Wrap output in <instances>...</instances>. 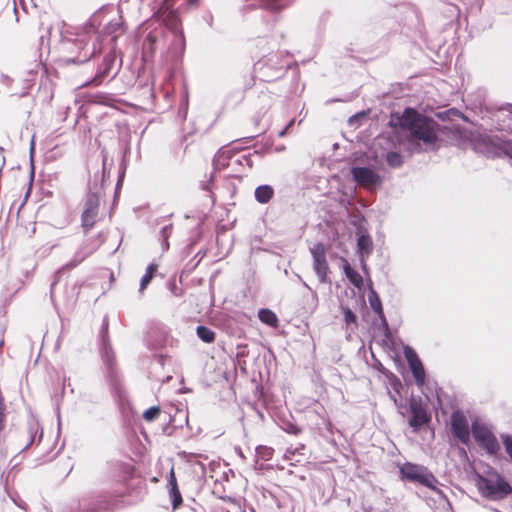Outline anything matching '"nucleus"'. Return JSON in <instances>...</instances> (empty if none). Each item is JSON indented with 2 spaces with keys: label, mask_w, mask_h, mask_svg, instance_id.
<instances>
[{
  "label": "nucleus",
  "mask_w": 512,
  "mask_h": 512,
  "mask_svg": "<svg viewBox=\"0 0 512 512\" xmlns=\"http://www.w3.org/2000/svg\"><path fill=\"white\" fill-rule=\"evenodd\" d=\"M343 313L346 325L356 324V315L349 308H343Z\"/></svg>",
  "instance_id": "22"
},
{
  "label": "nucleus",
  "mask_w": 512,
  "mask_h": 512,
  "mask_svg": "<svg viewBox=\"0 0 512 512\" xmlns=\"http://www.w3.org/2000/svg\"><path fill=\"white\" fill-rule=\"evenodd\" d=\"M404 356L412 371L416 384L421 387L425 383V370L416 352L409 346L404 347Z\"/></svg>",
  "instance_id": "7"
},
{
  "label": "nucleus",
  "mask_w": 512,
  "mask_h": 512,
  "mask_svg": "<svg viewBox=\"0 0 512 512\" xmlns=\"http://www.w3.org/2000/svg\"><path fill=\"white\" fill-rule=\"evenodd\" d=\"M3 418L4 417H0V430H2V428H3Z\"/></svg>",
  "instance_id": "26"
},
{
  "label": "nucleus",
  "mask_w": 512,
  "mask_h": 512,
  "mask_svg": "<svg viewBox=\"0 0 512 512\" xmlns=\"http://www.w3.org/2000/svg\"><path fill=\"white\" fill-rule=\"evenodd\" d=\"M197 335L202 341L206 343H212L215 339L214 331L205 326L197 327Z\"/></svg>",
  "instance_id": "18"
},
{
  "label": "nucleus",
  "mask_w": 512,
  "mask_h": 512,
  "mask_svg": "<svg viewBox=\"0 0 512 512\" xmlns=\"http://www.w3.org/2000/svg\"><path fill=\"white\" fill-rule=\"evenodd\" d=\"M357 248L358 252L360 253L361 267L365 274L368 275L366 258L371 254L373 250V242L370 236L365 234L360 235L357 240Z\"/></svg>",
  "instance_id": "12"
},
{
  "label": "nucleus",
  "mask_w": 512,
  "mask_h": 512,
  "mask_svg": "<svg viewBox=\"0 0 512 512\" xmlns=\"http://www.w3.org/2000/svg\"><path fill=\"white\" fill-rule=\"evenodd\" d=\"M451 425L455 435L463 443H467L470 438L469 424L466 416L461 412H455L452 415Z\"/></svg>",
  "instance_id": "11"
},
{
  "label": "nucleus",
  "mask_w": 512,
  "mask_h": 512,
  "mask_svg": "<svg viewBox=\"0 0 512 512\" xmlns=\"http://www.w3.org/2000/svg\"><path fill=\"white\" fill-rule=\"evenodd\" d=\"M343 270L348 280L359 290L363 288L364 281L362 276L354 270L347 261H344Z\"/></svg>",
  "instance_id": "13"
},
{
  "label": "nucleus",
  "mask_w": 512,
  "mask_h": 512,
  "mask_svg": "<svg viewBox=\"0 0 512 512\" xmlns=\"http://www.w3.org/2000/svg\"><path fill=\"white\" fill-rule=\"evenodd\" d=\"M410 411L412 413V417L409 424L415 431L425 425L430 419L420 399L411 398Z\"/></svg>",
  "instance_id": "8"
},
{
  "label": "nucleus",
  "mask_w": 512,
  "mask_h": 512,
  "mask_svg": "<svg viewBox=\"0 0 512 512\" xmlns=\"http://www.w3.org/2000/svg\"><path fill=\"white\" fill-rule=\"evenodd\" d=\"M353 179L361 186L372 189L382 183V177L368 167H353L351 169Z\"/></svg>",
  "instance_id": "4"
},
{
  "label": "nucleus",
  "mask_w": 512,
  "mask_h": 512,
  "mask_svg": "<svg viewBox=\"0 0 512 512\" xmlns=\"http://www.w3.org/2000/svg\"><path fill=\"white\" fill-rule=\"evenodd\" d=\"M449 113H450V116L451 115H456V116H460L461 115V113L458 110H456V109H450Z\"/></svg>",
  "instance_id": "23"
},
{
  "label": "nucleus",
  "mask_w": 512,
  "mask_h": 512,
  "mask_svg": "<svg viewBox=\"0 0 512 512\" xmlns=\"http://www.w3.org/2000/svg\"><path fill=\"white\" fill-rule=\"evenodd\" d=\"M400 126L411 135L413 140H420L426 144L436 139L434 122L413 109H406L399 119Z\"/></svg>",
  "instance_id": "1"
},
{
  "label": "nucleus",
  "mask_w": 512,
  "mask_h": 512,
  "mask_svg": "<svg viewBox=\"0 0 512 512\" xmlns=\"http://www.w3.org/2000/svg\"><path fill=\"white\" fill-rule=\"evenodd\" d=\"M369 301H370L371 307L376 312H381V303H380V300L374 290H371V292L369 294Z\"/></svg>",
  "instance_id": "21"
},
{
  "label": "nucleus",
  "mask_w": 512,
  "mask_h": 512,
  "mask_svg": "<svg viewBox=\"0 0 512 512\" xmlns=\"http://www.w3.org/2000/svg\"><path fill=\"white\" fill-rule=\"evenodd\" d=\"M509 156L512 158V148L508 151Z\"/></svg>",
  "instance_id": "28"
},
{
  "label": "nucleus",
  "mask_w": 512,
  "mask_h": 512,
  "mask_svg": "<svg viewBox=\"0 0 512 512\" xmlns=\"http://www.w3.org/2000/svg\"><path fill=\"white\" fill-rule=\"evenodd\" d=\"M155 16L162 21L170 30L179 33L182 36V31L179 29V18L176 11L172 9L169 0H163L161 5L155 12Z\"/></svg>",
  "instance_id": "6"
},
{
  "label": "nucleus",
  "mask_w": 512,
  "mask_h": 512,
  "mask_svg": "<svg viewBox=\"0 0 512 512\" xmlns=\"http://www.w3.org/2000/svg\"><path fill=\"white\" fill-rule=\"evenodd\" d=\"M156 270H157V265L156 264H150L147 267L146 273L144 274V276L142 277L141 282H140V291L141 292H143L146 289V287L148 286V284L152 280L153 275L156 272Z\"/></svg>",
  "instance_id": "17"
},
{
  "label": "nucleus",
  "mask_w": 512,
  "mask_h": 512,
  "mask_svg": "<svg viewBox=\"0 0 512 512\" xmlns=\"http://www.w3.org/2000/svg\"><path fill=\"white\" fill-rule=\"evenodd\" d=\"M477 484L483 495L494 499L504 498L512 491L511 486L497 474L480 477Z\"/></svg>",
  "instance_id": "2"
},
{
  "label": "nucleus",
  "mask_w": 512,
  "mask_h": 512,
  "mask_svg": "<svg viewBox=\"0 0 512 512\" xmlns=\"http://www.w3.org/2000/svg\"><path fill=\"white\" fill-rule=\"evenodd\" d=\"M472 433L475 440L481 445L489 454H496L499 451V443L492 432L483 424L473 423Z\"/></svg>",
  "instance_id": "3"
},
{
  "label": "nucleus",
  "mask_w": 512,
  "mask_h": 512,
  "mask_svg": "<svg viewBox=\"0 0 512 512\" xmlns=\"http://www.w3.org/2000/svg\"><path fill=\"white\" fill-rule=\"evenodd\" d=\"M84 259V257H81L78 261H75L73 263H70L68 266L73 268L75 267L78 263H80L82 260Z\"/></svg>",
  "instance_id": "24"
},
{
  "label": "nucleus",
  "mask_w": 512,
  "mask_h": 512,
  "mask_svg": "<svg viewBox=\"0 0 512 512\" xmlns=\"http://www.w3.org/2000/svg\"><path fill=\"white\" fill-rule=\"evenodd\" d=\"M258 317L261 320V322H263L271 327L277 326L278 318H277L276 314L269 309L259 310Z\"/></svg>",
  "instance_id": "15"
},
{
  "label": "nucleus",
  "mask_w": 512,
  "mask_h": 512,
  "mask_svg": "<svg viewBox=\"0 0 512 512\" xmlns=\"http://www.w3.org/2000/svg\"><path fill=\"white\" fill-rule=\"evenodd\" d=\"M387 162L392 167H399L402 164V157L397 152H389L387 154Z\"/></svg>",
  "instance_id": "19"
},
{
  "label": "nucleus",
  "mask_w": 512,
  "mask_h": 512,
  "mask_svg": "<svg viewBox=\"0 0 512 512\" xmlns=\"http://www.w3.org/2000/svg\"><path fill=\"white\" fill-rule=\"evenodd\" d=\"M170 485H171V495L173 497V508H177V506L181 503L182 498L181 494L177 488V481L175 477L174 470L171 469L170 472Z\"/></svg>",
  "instance_id": "16"
},
{
  "label": "nucleus",
  "mask_w": 512,
  "mask_h": 512,
  "mask_svg": "<svg viewBox=\"0 0 512 512\" xmlns=\"http://www.w3.org/2000/svg\"><path fill=\"white\" fill-rule=\"evenodd\" d=\"M274 195V190L269 185H262L256 188L255 198L259 203L265 204L270 201Z\"/></svg>",
  "instance_id": "14"
},
{
  "label": "nucleus",
  "mask_w": 512,
  "mask_h": 512,
  "mask_svg": "<svg viewBox=\"0 0 512 512\" xmlns=\"http://www.w3.org/2000/svg\"><path fill=\"white\" fill-rule=\"evenodd\" d=\"M34 149V140L31 141V150Z\"/></svg>",
  "instance_id": "27"
},
{
  "label": "nucleus",
  "mask_w": 512,
  "mask_h": 512,
  "mask_svg": "<svg viewBox=\"0 0 512 512\" xmlns=\"http://www.w3.org/2000/svg\"><path fill=\"white\" fill-rule=\"evenodd\" d=\"M403 478L430 485L432 477L422 467L412 464H405L400 468Z\"/></svg>",
  "instance_id": "10"
},
{
  "label": "nucleus",
  "mask_w": 512,
  "mask_h": 512,
  "mask_svg": "<svg viewBox=\"0 0 512 512\" xmlns=\"http://www.w3.org/2000/svg\"><path fill=\"white\" fill-rule=\"evenodd\" d=\"M160 414V408L159 407H156V406H153V407H150L149 409H147L144 414H143V418L146 420V421H153L155 420Z\"/></svg>",
  "instance_id": "20"
},
{
  "label": "nucleus",
  "mask_w": 512,
  "mask_h": 512,
  "mask_svg": "<svg viewBox=\"0 0 512 512\" xmlns=\"http://www.w3.org/2000/svg\"><path fill=\"white\" fill-rule=\"evenodd\" d=\"M197 1H198V0H188V3H189L190 5H194V4H196V3H197Z\"/></svg>",
  "instance_id": "25"
},
{
  "label": "nucleus",
  "mask_w": 512,
  "mask_h": 512,
  "mask_svg": "<svg viewBox=\"0 0 512 512\" xmlns=\"http://www.w3.org/2000/svg\"><path fill=\"white\" fill-rule=\"evenodd\" d=\"M99 201L95 195H90L85 203V209L82 213V225L86 230L91 229L98 215Z\"/></svg>",
  "instance_id": "9"
},
{
  "label": "nucleus",
  "mask_w": 512,
  "mask_h": 512,
  "mask_svg": "<svg viewBox=\"0 0 512 512\" xmlns=\"http://www.w3.org/2000/svg\"><path fill=\"white\" fill-rule=\"evenodd\" d=\"M313 257V269L320 282L327 279L328 263L326 260V248L322 243H317L310 248Z\"/></svg>",
  "instance_id": "5"
}]
</instances>
